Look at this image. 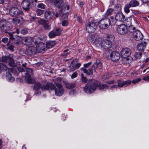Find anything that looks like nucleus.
I'll return each instance as SVG.
<instances>
[{
  "instance_id": "25",
  "label": "nucleus",
  "mask_w": 149,
  "mask_h": 149,
  "mask_svg": "<svg viewBox=\"0 0 149 149\" xmlns=\"http://www.w3.org/2000/svg\"><path fill=\"white\" fill-rule=\"evenodd\" d=\"M115 19L117 21L123 22L125 20V16L121 12H118L116 14Z\"/></svg>"
},
{
  "instance_id": "59",
  "label": "nucleus",
  "mask_w": 149,
  "mask_h": 149,
  "mask_svg": "<svg viewBox=\"0 0 149 149\" xmlns=\"http://www.w3.org/2000/svg\"><path fill=\"white\" fill-rule=\"evenodd\" d=\"M63 16H62V19H66V18H68V15H66V14H65L64 13H63Z\"/></svg>"
},
{
  "instance_id": "8",
  "label": "nucleus",
  "mask_w": 149,
  "mask_h": 149,
  "mask_svg": "<svg viewBox=\"0 0 149 149\" xmlns=\"http://www.w3.org/2000/svg\"><path fill=\"white\" fill-rule=\"evenodd\" d=\"M96 23L93 22H89L86 24V30L89 33L94 32L97 28Z\"/></svg>"
},
{
  "instance_id": "55",
  "label": "nucleus",
  "mask_w": 149,
  "mask_h": 149,
  "mask_svg": "<svg viewBox=\"0 0 149 149\" xmlns=\"http://www.w3.org/2000/svg\"><path fill=\"white\" fill-rule=\"evenodd\" d=\"M141 80V79L140 78L137 79H136L134 80H132V81H131V82H132V83L133 84H136L137 82L140 81Z\"/></svg>"
},
{
  "instance_id": "64",
  "label": "nucleus",
  "mask_w": 149,
  "mask_h": 149,
  "mask_svg": "<svg viewBox=\"0 0 149 149\" xmlns=\"http://www.w3.org/2000/svg\"><path fill=\"white\" fill-rule=\"evenodd\" d=\"M118 87V85H113L111 87V88H117Z\"/></svg>"
},
{
  "instance_id": "57",
  "label": "nucleus",
  "mask_w": 149,
  "mask_h": 149,
  "mask_svg": "<svg viewBox=\"0 0 149 149\" xmlns=\"http://www.w3.org/2000/svg\"><path fill=\"white\" fill-rule=\"evenodd\" d=\"M110 22V24L111 26L114 25L115 24L116 22L115 20H111L110 19H109Z\"/></svg>"
},
{
  "instance_id": "15",
  "label": "nucleus",
  "mask_w": 149,
  "mask_h": 149,
  "mask_svg": "<svg viewBox=\"0 0 149 149\" xmlns=\"http://www.w3.org/2000/svg\"><path fill=\"white\" fill-rule=\"evenodd\" d=\"M84 92L88 94H91L94 92V87L93 86L91 83H87L85 85L84 88Z\"/></svg>"
},
{
  "instance_id": "17",
  "label": "nucleus",
  "mask_w": 149,
  "mask_h": 149,
  "mask_svg": "<svg viewBox=\"0 0 149 149\" xmlns=\"http://www.w3.org/2000/svg\"><path fill=\"white\" fill-rule=\"evenodd\" d=\"M121 57L124 58H126L129 57L131 54V52L128 48H125L122 49L120 52Z\"/></svg>"
},
{
  "instance_id": "50",
  "label": "nucleus",
  "mask_w": 149,
  "mask_h": 149,
  "mask_svg": "<svg viewBox=\"0 0 149 149\" xmlns=\"http://www.w3.org/2000/svg\"><path fill=\"white\" fill-rule=\"evenodd\" d=\"M37 7L40 8L44 9L45 7V5L42 3H40L38 4Z\"/></svg>"
},
{
  "instance_id": "32",
  "label": "nucleus",
  "mask_w": 149,
  "mask_h": 149,
  "mask_svg": "<svg viewBox=\"0 0 149 149\" xmlns=\"http://www.w3.org/2000/svg\"><path fill=\"white\" fill-rule=\"evenodd\" d=\"M129 4L131 7H135L139 5V2L136 0H132Z\"/></svg>"
},
{
  "instance_id": "13",
  "label": "nucleus",
  "mask_w": 149,
  "mask_h": 149,
  "mask_svg": "<svg viewBox=\"0 0 149 149\" xmlns=\"http://www.w3.org/2000/svg\"><path fill=\"white\" fill-rule=\"evenodd\" d=\"M78 60L75 59L71 62L69 67V70L71 71H73L75 69H78L81 65V63H78Z\"/></svg>"
},
{
  "instance_id": "53",
  "label": "nucleus",
  "mask_w": 149,
  "mask_h": 149,
  "mask_svg": "<svg viewBox=\"0 0 149 149\" xmlns=\"http://www.w3.org/2000/svg\"><path fill=\"white\" fill-rule=\"evenodd\" d=\"M8 38H6V37H5V38H2V40H1V42H3V43H7V42H8Z\"/></svg>"
},
{
  "instance_id": "49",
  "label": "nucleus",
  "mask_w": 149,
  "mask_h": 149,
  "mask_svg": "<svg viewBox=\"0 0 149 149\" xmlns=\"http://www.w3.org/2000/svg\"><path fill=\"white\" fill-rule=\"evenodd\" d=\"M69 50L68 49H67L64 50L63 51V52L62 54V56L64 58H66V56L68 55L69 53H68L66 52L67 51Z\"/></svg>"
},
{
  "instance_id": "54",
  "label": "nucleus",
  "mask_w": 149,
  "mask_h": 149,
  "mask_svg": "<svg viewBox=\"0 0 149 149\" xmlns=\"http://www.w3.org/2000/svg\"><path fill=\"white\" fill-rule=\"evenodd\" d=\"M28 32V31L26 29H23L21 31V33L23 34H25Z\"/></svg>"
},
{
  "instance_id": "16",
  "label": "nucleus",
  "mask_w": 149,
  "mask_h": 149,
  "mask_svg": "<svg viewBox=\"0 0 149 149\" xmlns=\"http://www.w3.org/2000/svg\"><path fill=\"white\" fill-rule=\"evenodd\" d=\"M117 30L118 33L121 35L125 34L128 31L127 26L124 24H121L119 25L117 27Z\"/></svg>"
},
{
  "instance_id": "5",
  "label": "nucleus",
  "mask_w": 149,
  "mask_h": 149,
  "mask_svg": "<svg viewBox=\"0 0 149 149\" xmlns=\"http://www.w3.org/2000/svg\"><path fill=\"white\" fill-rule=\"evenodd\" d=\"M0 27L5 33H7V31H10L12 28L11 23L4 19L0 21Z\"/></svg>"
},
{
  "instance_id": "3",
  "label": "nucleus",
  "mask_w": 149,
  "mask_h": 149,
  "mask_svg": "<svg viewBox=\"0 0 149 149\" xmlns=\"http://www.w3.org/2000/svg\"><path fill=\"white\" fill-rule=\"evenodd\" d=\"M129 31L133 33V38L136 40H139L143 38V35L140 31L136 29L135 27L133 25H130L129 26Z\"/></svg>"
},
{
  "instance_id": "1",
  "label": "nucleus",
  "mask_w": 149,
  "mask_h": 149,
  "mask_svg": "<svg viewBox=\"0 0 149 149\" xmlns=\"http://www.w3.org/2000/svg\"><path fill=\"white\" fill-rule=\"evenodd\" d=\"M92 64V62H89L84 65V67L81 68L80 70L83 71V72L86 74L87 76H92L93 74V71L96 72V69L100 72H102V64L100 60H97L91 66V67L88 68Z\"/></svg>"
},
{
  "instance_id": "48",
  "label": "nucleus",
  "mask_w": 149,
  "mask_h": 149,
  "mask_svg": "<svg viewBox=\"0 0 149 149\" xmlns=\"http://www.w3.org/2000/svg\"><path fill=\"white\" fill-rule=\"evenodd\" d=\"M10 40H9L8 42H7V46H8V48L11 51H13L14 50V46L12 45H9L10 43Z\"/></svg>"
},
{
  "instance_id": "36",
  "label": "nucleus",
  "mask_w": 149,
  "mask_h": 149,
  "mask_svg": "<svg viewBox=\"0 0 149 149\" xmlns=\"http://www.w3.org/2000/svg\"><path fill=\"white\" fill-rule=\"evenodd\" d=\"M80 80L83 83H86L88 82V79L86 76H84L83 73L81 74Z\"/></svg>"
},
{
  "instance_id": "47",
  "label": "nucleus",
  "mask_w": 149,
  "mask_h": 149,
  "mask_svg": "<svg viewBox=\"0 0 149 149\" xmlns=\"http://www.w3.org/2000/svg\"><path fill=\"white\" fill-rule=\"evenodd\" d=\"M90 40L92 41L95 42L97 40V38L96 37L95 35L94 34L91 35L90 36Z\"/></svg>"
},
{
  "instance_id": "9",
  "label": "nucleus",
  "mask_w": 149,
  "mask_h": 149,
  "mask_svg": "<svg viewBox=\"0 0 149 149\" xmlns=\"http://www.w3.org/2000/svg\"><path fill=\"white\" fill-rule=\"evenodd\" d=\"M9 14L12 17H17L23 14V12L17 7H12L9 10Z\"/></svg>"
},
{
  "instance_id": "45",
  "label": "nucleus",
  "mask_w": 149,
  "mask_h": 149,
  "mask_svg": "<svg viewBox=\"0 0 149 149\" xmlns=\"http://www.w3.org/2000/svg\"><path fill=\"white\" fill-rule=\"evenodd\" d=\"M36 12L38 15L40 16L42 15L44 12V10H42L40 9H37L36 10Z\"/></svg>"
},
{
  "instance_id": "34",
  "label": "nucleus",
  "mask_w": 149,
  "mask_h": 149,
  "mask_svg": "<svg viewBox=\"0 0 149 149\" xmlns=\"http://www.w3.org/2000/svg\"><path fill=\"white\" fill-rule=\"evenodd\" d=\"M76 86V84L74 83H67L65 84V87L68 89L73 88Z\"/></svg>"
},
{
  "instance_id": "31",
  "label": "nucleus",
  "mask_w": 149,
  "mask_h": 149,
  "mask_svg": "<svg viewBox=\"0 0 149 149\" xmlns=\"http://www.w3.org/2000/svg\"><path fill=\"white\" fill-rule=\"evenodd\" d=\"M8 64L11 67H15L16 66L13 58L11 56H9Z\"/></svg>"
},
{
  "instance_id": "44",
  "label": "nucleus",
  "mask_w": 149,
  "mask_h": 149,
  "mask_svg": "<svg viewBox=\"0 0 149 149\" xmlns=\"http://www.w3.org/2000/svg\"><path fill=\"white\" fill-rule=\"evenodd\" d=\"M142 53L141 52H136L134 54V56L136 60L140 59L141 58Z\"/></svg>"
},
{
  "instance_id": "40",
  "label": "nucleus",
  "mask_w": 149,
  "mask_h": 149,
  "mask_svg": "<svg viewBox=\"0 0 149 149\" xmlns=\"http://www.w3.org/2000/svg\"><path fill=\"white\" fill-rule=\"evenodd\" d=\"M9 59V56H3L1 58H0V62L6 63Z\"/></svg>"
},
{
  "instance_id": "4",
  "label": "nucleus",
  "mask_w": 149,
  "mask_h": 149,
  "mask_svg": "<svg viewBox=\"0 0 149 149\" xmlns=\"http://www.w3.org/2000/svg\"><path fill=\"white\" fill-rule=\"evenodd\" d=\"M50 2H54V4L58 8L61 9L62 11H65L66 9L69 10L70 9V7L68 5L64 4L63 0H47Z\"/></svg>"
},
{
  "instance_id": "46",
  "label": "nucleus",
  "mask_w": 149,
  "mask_h": 149,
  "mask_svg": "<svg viewBox=\"0 0 149 149\" xmlns=\"http://www.w3.org/2000/svg\"><path fill=\"white\" fill-rule=\"evenodd\" d=\"M17 68L18 70L20 72H25V69L24 68L22 67L21 66H17Z\"/></svg>"
},
{
  "instance_id": "56",
  "label": "nucleus",
  "mask_w": 149,
  "mask_h": 149,
  "mask_svg": "<svg viewBox=\"0 0 149 149\" xmlns=\"http://www.w3.org/2000/svg\"><path fill=\"white\" fill-rule=\"evenodd\" d=\"M77 21L80 23H82V19L81 17L78 16L77 18Z\"/></svg>"
},
{
  "instance_id": "6",
  "label": "nucleus",
  "mask_w": 149,
  "mask_h": 149,
  "mask_svg": "<svg viewBox=\"0 0 149 149\" xmlns=\"http://www.w3.org/2000/svg\"><path fill=\"white\" fill-rule=\"evenodd\" d=\"M109 19L104 17L99 22V26L102 29H107L110 24Z\"/></svg>"
},
{
  "instance_id": "12",
  "label": "nucleus",
  "mask_w": 149,
  "mask_h": 149,
  "mask_svg": "<svg viewBox=\"0 0 149 149\" xmlns=\"http://www.w3.org/2000/svg\"><path fill=\"white\" fill-rule=\"evenodd\" d=\"M33 2V0H23L21 5L22 8L28 11L30 9L31 4Z\"/></svg>"
},
{
  "instance_id": "58",
  "label": "nucleus",
  "mask_w": 149,
  "mask_h": 149,
  "mask_svg": "<svg viewBox=\"0 0 149 149\" xmlns=\"http://www.w3.org/2000/svg\"><path fill=\"white\" fill-rule=\"evenodd\" d=\"M106 83L109 84H110L114 83V80L107 81H106Z\"/></svg>"
},
{
  "instance_id": "42",
  "label": "nucleus",
  "mask_w": 149,
  "mask_h": 149,
  "mask_svg": "<svg viewBox=\"0 0 149 149\" xmlns=\"http://www.w3.org/2000/svg\"><path fill=\"white\" fill-rule=\"evenodd\" d=\"M113 10L112 8L108 9L104 16L105 17H107L108 16L111 15L113 12Z\"/></svg>"
},
{
  "instance_id": "28",
  "label": "nucleus",
  "mask_w": 149,
  "mask_h": 149,
  "mask_svg": "<svg viewBox=\"0 0 149 149\" xmlns=\"http://www.w3.org/2000/svg\"><path fill=\"white\" fill-rule=\"evenodd\" d=\"M106 39L109 42L113 44L114 42L115 38L114 36L112 34H107L106 36Z\"/></svg>"
},
{
  "instance_id": "23",
  "label": "nucleus",
  "mask_w": 149,
  "mask_h": 149,
  "mask_svg": "<svg viewBox=\"0 0 149 149\" xmlns=\"http://www.w3.org/2000/svg\"><path fill=\"white\" fill-rule=\"evenodd\" d=\"M36 51V48L33 46H30L26 50L25 54L29 55L35 54Z\"/></svg>"
},
{
  "instance_id": "39",
  "label": "nucleus",
  "mask_w": 149,
  "mask_h": 149,
  "mask_svg": "<svg viewBox=\"0 0 149 149\" xmlns=\"http://www.w3.org/2000/svg\"><path fill=\"white\" fill-rule=\"evenodd\" d=\"M8 68L5 64L0 63V73L1 72L2 70L7 71Z\"/></svg>"
},
{
  "instance_id": "26",
  "label": "nucleus",
  "mask_w": 149,
  "mask_h": 149,
  "mask_svg": "<svg viewBox=\"0 0 149 149\" xmlns=\"http://www.w3.org/2000/svg\"><path fill=\"white\" fill-rule=\"evenodd\" d=\"M146 42L144 40H142L140 43L138 44L137 46V49L139 51H143L145 49L146 45Z\"/></svg>"
},
{
  "instance_id": "21",
  "label": "nucleus",
  "mask_w": 149,
  "mask_h": 149,
  "mask_svg": "<svg viewBox=\"0 0 149 149\" xmlns=\"http://www.w3.org/2000/svg\"><path fill=\"white\" fill-rule=\"evenodd\" d=\"M131 83V81L130 80H127L124 81L122 80H118L117 83L118 87H122L123 86L126 87L130 85Z\"/></svg>"
},
{
  "instance_id": "10",
  "label": "nucleus",
  "mask_w": 149,
  "mask_h": 149,
  "mask_svg": "<svg viewBox=\"0 0 149 149\" xmlns=\"http://www.w3.org/2000/svg\"><path fill=\"white\" fill-rule=\"evenodd\" d=\"M57 88L55 86V88L52 90H54L55 94L57 96H62L64 93V90L62 87V84L59 83H57L56 84Z\"/></svg>"
},
{
  "instance_id": "43",
  "label": "nucleus",
  "mask_w": 149,
  "mask_h": 149,
  "mask_svg": "<svg viewBox=\"0 0 149 149\" xmlns=\"http://www.w3.org/2000/svg\"><path fill=\"white\" fill-rule=\"evenodd\" d=\"M61 25L63 26H66L68 25V21L66 19H63L61 22Z\"/></svg>"
},
{
  "instance_id": "62",
  "label": "nucleus",
  "mask_w": 149,
  "mask_h": 149,
  "mask_svg": "<svg viewBox=\"0 0 149 149\" xmlns=\"http://www.w3.org/2000/svg\"><path fill=\"white\" fill-rule=\"evenodd\" d=\"M26 63H23L22 65V66H22V67H24V68L25 69H26V68H27L26 67Z\"/></svg>"
},
{
  "instance_id": "37",
  "label": "nucleus",
  "mask_w": 149,
  "mask_h": 149,
  "mask_svg": "<svg viewBox=\"0 0 149 149\" xmlns=\"http://www.w3.org/2000/svg\"><path fill=\"white\" fill-rule=\"evenodd\" d=\"M100 82L98 81H95L91 83L92 84H93V86L94 87V90L95 91L96 88L98 87L99 88V86H100Z\"/></svg>"
},
{
  "instance_id": "2",
  "label": "nucleus",
  "mask_w": 149,
  "mask_h": 149,
  "mask_svg": "<svg viewBox=\"0 0 149 149\" xmlns=\"http://www.w3.org/2000/svg\"><path fill=\"white\" fill-rule=\"evenodd\" d=\"M55 85L52 83H47L42 86L41 84L39 82L35 83L34 85L33 89L37 91L41 88L42 90H52L55 88Z\"/></svg>"
},
{
  "instance_id": "22",
  "label": "nucleus",
  "mask_w": 149,
  "mask_h": 149,
  "mask_svg": "<svg viewBox=\"0 0 149 149\" xmlns=\"http://www.w3.org/2000/svg\"><path fill=\"white\" fill-rule=\"evenodd\" d=\"M25 71L26 79H27L28 81H30L31 79V75L33 74V70L31 68H26Z\"/></svg>"
},
{
  "instance_id": "29",
  "label": "nucleus",
  "mask_w": 149,
  "mask_h": 149,
  "mask_svg": "<svg viewBox=\"0 0 149 149\" xmlns=\"http://www.w3.org/2000/svg\"><path fill=\"white\" fill-rule=\"evenodd\" d=\"M56 45L55 41H48L46 42V49H50L52 48Z\"/></svg>"
},
{
  "instance_id": "11",
  "label": "nucleus",
  "mask_w": 149,
  "mask_h": 149,
  "mask_svg": "<svg viewBox=\"0 0 149 149\" xmlns=\"http://www.w3.org/2000/svg\"><path fill=\"white\" fill-rule=\"evenodd\" d=\"M38 23L39 25H42L46 30L49 31L51 29V24L47 20L40 19L38 20Z\"/></svg>"
},
{
  "instance_id": "60",
  "label": "nucleus",
  "mask_w": 149,
  "mask_h": 149,
  "mask_svg": "<svg viewBox=\"0 0 149 149\" xmlns=\"http://www.w3.org/2000/svg\"><path fill=\"white\" fill-rule=\"evenodd\" d=\"M132 12L135 15H136L139 13V11L137 10H134Z\"/></svg>"
},
{
  "instance_id": "35",
  "label": "nucleus",
  "mask_w": 149,
  "mask_h": 149,
  "mask_svg": "<svg viewBox=\"0 0 149 149\" xmlns=\"http://www.w3.org/2000/svg\"><path fill=\"white\" fill-rule=\"evenodd\" d=\"M65 11H62L61 10L60 11L56 12V13L54 14L55 17L56 18L59 17L60 20L62 19V16H63V13Z\"/></svg>"
},
{
  "instance_id": "19",
  "label": "nucleus",
  "mask_w": 149,
  "mask_h": 149,
  "mask_svg": "<svg viewBox=\"0 0 149 149\" xmlns=\"http://www.w3.org/2000/svg\"><path fill=\"white\" fill-rule=\"evenodd\" d=\"M100 44L104 49H107L111 47L113 44L105 39L101 40Z\"/></svg>"
},
{
  "instance_id": "30",
  "label": "nucleus",
  "mask_w": 149,
  "mask_h": 149,
  "mask_svg": "<svg viewBox=\"0 0 149 149\" xmlns=\"http://www.w3.org/2000/svg\"><path fill=\"white\" fill-rule=\"evenodd\" d=\"M6 78L10 82H13L15 80L14 77H12L11 74L9 72H7L6 74Z\"/></svg>"
},
{
  "instance_id": "41",
  "label": "nucleus",
  "mask_w": 149,
  "mask_h": 149,
  "mask_svg": "<svg viewBox=\"0 0 149 149\" xmlns=\"http://www.w3.org/2000/svg\"><path fill=\"white\" fill-rule=\"evenodd\" d=\"M131 7L130 5L129 4V3L125 5L124 8V10L125 12L126 13H129L130 11V10L129 8Z\"/></svg>"
},
{
  "instance_id": "61",
  "label": "nucleus",
  "mask_w": 149,
  "mask_h": 149,
  "mask_svg": "<svg viewBox=\"0 0 149 149\" xmlns=\"http://www.w3.org/2000/svg\"><path fill=\"white\" fill-rule=\"evenodd\" d=\"M143 79L145 81H149V76L144 77L143 78Z\"/></svg>"
},
{
  "instance_id": "51",
  "label": "nucleus",
  "mask_w": 149,
  "mask_h": 149,
  "mask_svg": "<svg viewBox=\"0 0 149 149\" xmlns=\"http://www.w3.org/2000/svg\"><path fill=\"white\" fill-rule=\"evenodd\" d=\"M109 77V76L107 74H105L102 77V80H104Z\"/></svg>"
},
{
  "instance_id": "38",
  "label": "nucleus",
  "mask_w": 149,
  "mask_h": 149,
  "mask_svg": "<svg viewBox=\"0 0 149 149\" xmlns=\"http://www.w3.org/2000/svg\"><path fill=\"white\" fill-rule=\"evenodd\" d=\"M122 9V6L120 4H116L114 8V10L117 12H121Z\"/></svg>"
},
{
  "instance_id": "27",
  "label": "nucleus",
  "mask_w": 149,
  "mask_h": 149,
  "mask_svg": "<svg viewBox=\"0 0 149 149\" xmlns=\"http://www.w3.org/2000/svg\"><path fill=\"white\" fill-rule=\"evenodd\" d=\"M54 15V14L50 10L46 11L45 13V17L47 19L52 18Z\"/></svg>"
},
{
  "instance_id": "33",
  "label": "nucleus",
  "mask_w": 149,
  "mask_h": 149,
  "mask_svg": "<svg viewBox=\"0 0 149 149\" xmlns=\"http://www.w3.org/2000/svg\"><path fill=\"white\" fill-rule=\"evenodd\" d=\"M109 88V86L106 84H100L99 87V89L100 90L106 91Z\"/></svg>"
},
{
  "instance_id": "18",
  "label": "nucleus",
  "mask_w": 149,
  "mask_h": 149,
  "mask_svg": "<svg viewBox=\"0 0 149 149\" xmlns=\"http://www.w3.org/2000/svg\"><path fill=\"white\" fill-rule=\"evenodd\" d=\"M120 55L118 52L116 51H113L110 54V57L113 61H116L120 58Z\"/></svg>"
},
{
  "instance_id": "20",
  "label": "nucleus",
  "mask_w": 149,
  "mask_h": 149,
  "mask_svg": "<svg viewBox=\"0 0 149 149\" xmlns=\"http://www.w3.org/2000/svg\"><path fill=\"white\" fill-rule=\"evenodd\" d=\"M36 51L40 53H43L47 50L45 44L43 42L38 44L36 46Z\"/></svg>"
},
{
  "instance_id": "14",
  "label": "nucleus",
  "mask_w": 149,
  "mask_h": 149,
  "mask_svg": "<svg viewBox=\"0 0 149 149\" xmlns=\"http://www.w3.org/2000/svg\"><path fill=\"white\" fill-rule=\"evenodd\" d=\"M15 33L14 32L9 33V35L10 36V40H14L15 44L18 45L20 42L21 38L18 36L15 35Z\"/></svg>"
},
{
  "instance_id": "7",
  "label": "nucleus",
  "mask_w": 149,
  "mask_h": 149,
  "mask_svg": "<svg viewBox=\"0 0 149 149\" xmlns=\"http://www.w3.org/2000/svg\"><path fill=\"white\" fill-rule=\"evenodd\" d=\"M62 29L60 28L56 27L49 32L48 36L51 38H54L57 36H60L62 33Z\"/></svg>"
},
{
  "instance_id": "24",
  "label": "nucleus",
  "mask_w": 149,
  "mask_h": 149,
  "mask_svg": "<svg viewBox=\"0 0 149 149\" xmlns=\"http://www.w3.org/2000/svg\"><path fill=\"white\" fill-rule=\"evenodd\" d=\"M33 41V39L30 37H24L22 40V43L27 45L31 44Z\"/></svg>"
},
{
  "instance_id": "52",
  "label": "nucleus",
  "mask_w": 149,
  "mask_h": 149,
  "mask_svg": "<svg viewBox=\"0 0 149 149\" xmlns=\"http://www.w3.org/2000/svg\"><path fill=\"white\" fill-rule=\"evenodd\" d=\"M78 75V73L77 72H74L71 75V78L72 79H73L77 77Z\"/></svg>"
},
{
  "instance_id": "63",
  "label": "nucleus",
  "mask_w": 149,
  "mask_h": 149,
  "mask_svg": "<svg viewBox=\"0 0 149 149\" xmlns=\"http://www.w3.org/2000/svg\"><path fill=\"white\" fill-rule=\"evenodd\" d=\"M8 69V71L9 72L10 71L12 72H13V68H9L8 69V68L7 70Z\"/></svg>"
}]
</instances>
